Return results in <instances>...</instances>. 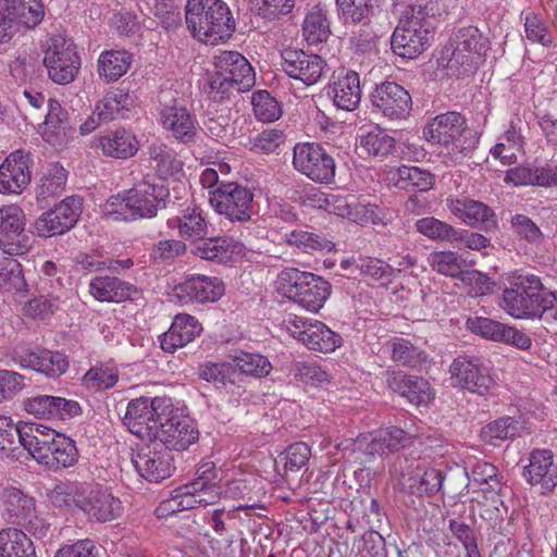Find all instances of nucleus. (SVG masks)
<instances>
[{
  "mask_svg": "<svg viewBox=\"0 0 557 557\" xmlns=\"http://www.w3.org/2000/svg\"><path fill=\"white\" fill-rule=\"evenodd\" d=\"M438 11L437 0H417L408 4L391 38L393 52L407 59L421 54L433 38Z\"/></svg>",
  "mask_w": 557,
  "mask_h": 557,
  "instance_id": "nucleus-1",
  "label": "nucleus"
},
{
  "mask_svg": "<svg viewBox=\"0 0 557 557\" xmlns=\"http://www.w3.org/2000/svg\"><path fill=\"white\" fill-rule=\"evenodd\" d=\"M169 198L170 190L165 185L143 180L131 189L111 196L104 205V211L115 220L123 221L153 218L160 209L166 207Z\"/></svg>",
  "mask_w": 557,
  "mask_h": 557,
  "instance_id": "nucleus-2",
  "label": "nucleus"
},
{
  "mask_svg": "<svg viewBox=\"0 0 557 557\" xmlns=\"http://www.w3.org/2000/svg\"><path fill=\"white\" fill-rule=\"evenodd\" d=\"M214 71L208 73L209 97L222 101L253 87L255 72L248 60L237 51H223L214 57Z\"/></svg>",
  "mask_w": 557,
  "mask_h": 557,
  "instance_id": "nucleus-3",
  "label": "nucleus"
},
{
  "mask_svg": "<svg viewBox=\"0 0 557 557\" xmlns=\"http://www.w3.org/2000/svg\"><path fill=\"white\" fill-rule=\"evenodd\" d=\"M185 18L188 29L200 40L228 38L235 28L231 11L222 0H187Z\"/></svg>",
  "mask_w": 557,
  "mask_h": 557,
  "instance_id": "nucleus-4",
  "label": "nucleus"
},
{
  "mask_svg": "<svg viewBox=\"0 0 557 557\" xmlns=\"http://www.w3.org/2000/svg\"><path fill=\"white\" fill-rule=\"evenodd\" d=\"M38 463L50 470L74 466L78 460L75 442L55 430L39 424L28 453Z\"/></svg>",
  "mask_w": 557,
  "mask_h": 557,
  "instance_id": "nucleus-5",
  "label": "nucleus"
},
{
  "mask_svg": "<svg viewBox=\"0 0 557 557\" xmlns=\"http://www.w3.org/2000/svg\"><path fill=\"white\" fill-rule=\"evenodd\" d=\"M503 292L504 309L515 319H535L547 287L532 273H519L511 277Z\"/></svg>",
  "mask_w": 557,
  "mask_h": 557,
  "instance_id": "nucleus-6",
  "label": "nucleus"
},
{
  "mask_svg": "<svg viewBox=\"0 0 557 557\" xmlns=\"http://www.w3.org/2000/svg\"><path fill=\"white\" fill-rule=\"evenodd\" d=\"M278 278L285 295L311 312L319 311L331 294V284L313 273L286 269Z\"/></svg>",
  "mask_w": 557,
  "mask_h": 557,
  "instance_id": "nucleus-7",
  "label": "nucleus"
},
{
  "mask_svg": "<svg viewBox=\"0 0 557 557\" xmlns=\"http://www.w3.org/2000/svg\"><path fill=\"white\" fill-rule=\"evenodd\" d=\"M171 407V400L164 397L132 399L126 407L123 424L140 440L152 442Z\"/></svg>",
  "mask_w": 557,
  "mask_h": 557,
  "instance_id": "nucleus-8",
  "label": "nucleus"
},
{
  "mask_svg": "<svg viewBox=\"0 0 557 557\" xmlns=\"http://www.w3.org/2000/svg\"><path fill=\"white\" fill-rule=\"evenodd\" d=\"M423 135L433 144H451L459 150L473 147L478 140L468 128L466 117L456 111L436 115L423 129Z\"/></svg>",
  "mask_w": 557,
  "mask_h": 557,
  "instance_id": "nucleus-9",
  "label": "nucleus"
},
{
  "mask_svg": "<svg viewBox=\"0 0 557 557\" xmlns=\"http://www.w3.org/2000/svg\"><path fill=\"white\" fill-rule=\"evenodd\" d=\"M253 194L236 182L220 184L210 191L209 201L214 210L232 222H247L251 218Z\"/></svg>",
  "mask_w": 557,
  "mask_h": 557,
  "instance_id": "nucleus-10",
  "label": "nucleus"
},
{
  "mask_svg": "<svg viewBox=\"0 0 557 557\" xmlns=\"http://www.w3.org/2000/svg\"><path fill=\"white\" fill-rule=\"evenodd\" d=\"M449 373L458 387L480 396H488L496 384L490 369L474 356L455 358Z\"/></svg>",
  "mask_w": 557,
  "mask_h": 557,
  "instance_id": "nucleus-11",
  "label": "nucleus"
},
{
  "mask_svg": "<svg viewBox=\"0 0 557 557\" xmlns=\"http://www.w3.org/2000/svg\"><path fill=\"white\" fill-rule=\"evenodd\" d=\"M293 164L313 182L329 184L335 176V161L315 143H300L294 147Z\"/></svg>",
  "mask_w": 557,
  "mask_h": 557,
  "instance_id": "nucleus-12",
  "label": "nucleus"
},
{
  "mask_svg": "<svg viewBox=\"0 0 557 557\" xmlns=\"http://www.w3.org/2000/svg\"><path fill=\"white\" fill-rule=\"evenodd\" d=\"M44 65L54 83L66 85L76 77L81 61L74 45L58 36L50 39Z\"/></svg>",
  "mask_w": 557,
  "mask_h": 557,
  "instance_id": "nucleus-13",
  "label": "nucleus"
},
{
  "mask_svg": "<svg viewBox=\"0 0 557 557\" xmlns=\"http://www.w3.org/2000/svg\"><path fill=\"white\" fill-rule=\"evenodd\" d=\"M25 213L17 205L0 208V248L10 256L26 253L32 238L25 231Z\"/></svg>",
  "mask_w": 557,
  "mask_h": 557,
  "instance_id": "nucleus-14",
  "label": "nucleus"
},
{
  "mask_svg": "<svg viewBox=\"0 0 557 557\" xmlns=\"http://www.w3.org/2000/svg\"><path fill=\"white\" fill-rule=\"evenodd\" d=\"M373 109L391 121L406 120L412 110L410 94L399 84L385 81L370 95Z\"/></svg>",
  "mask_w": 557,
  "mask_h": 557,
  "instance_id": "nucleus-15",
  "label": "nucleus"
},
{
  "mask_svg": "<svg viewBox=\"0 0 557 557\" xmlns=\"http://www.w3.org/2000/svg\"><path fill=\"white\" fill-rule=\"evenodd\" d=\"M132 463L141 478L153 483L170 478L175 471L173 454L157 442L133 453Z\"/></svg>",
  "mask_w": 557,
  "mask_h": 557,
  "instance_id": "nucleus-16",
  "label": "nucleus"
},
{
  "mask_svg": "<svg viewBox=\"0 0 557 557\" xmlns=\"http://www.w3.org/2000/svg\"><path fill=\"white\" fill-rule=\"evenodd\" d=\"M198 437L199 431L194 422L188 417L174 413L171 407L152 442L172 453L187 449Z\"/></svg>",
  "mask_w": 557,
  "mask_h": 557,
  "instance_id": "nucleus-17",
  "label": "nucleus"
},
{
  "mask_svg": "<svg viewBox=\"0 0 557 557\" xmlns=\"http://www.w3.org/2000/svg\"><path fill=\"white\" fill-rule=\"evenodd\" d=\"M450 62L461 64L465 71H471L490 48L488 38L475 26L460 27L451 37Z\"/></svg>",
  "mask_w": 557,
  "mask_h": 557,
  "instance_id": "nucleus-18",
  "label": "nucleus"
},
{
  "mask_svg": "<svg viewBox=\"0 0 557 557\" xmlns=\"http://www.w3.org/2000/svg\"><path fill=\"white\" fill-rule=\"evenodd\" d=\"M169 96H171V91L163 92L160 100L162 126L180 143H194L197 135L195 117L177 99H171L168 102Z\"/></svg>",
  "mask_w": 557,
  "mask_h": 557,
  "instance_id": "nucleus-19",
  "label": "nucleus"
},
{
  "mask_svg": "<svg viewBox=\"0 0 557 557\" xmlns=\"http://www.w3.org/2000/svg\"><path fill=\"white\" fill-rule=\"evenodd\" d=\"M446 206L451 214L471 227H479L485 232L498 228L495 212L482 201L468 197L448 198Z\"/></svg>",
  "mask_w": 557,
  "mask_h": 557,
  "instance_id": "nucleus-20",
  "label": "nucleus"
},
{
  "mask_svg": "<svg viewBox=\"0 0 557 557\" xmlns=\"http://www.w3.org/2000/svg\"><path fill=\"white\" fill-rule=\"evenodd\" d=\"M282 58V67L285 73L307 86L319 82L326 65L320 55L306 53L302 50L286 49Z\"/></svg>",
  "mask_w": 557,
  "mask_h": 557,
  "instance_id": "nucleus-21",
  "label": "nucleus"
},
{
  "mask_svg": "<svg viewBox=\"0 0 557 557\" xmlns=\"http://www.w3.org/2000/svg\"><path fill=\"white\" fill-rule=\"evenodd\" d=\"M174 293L183 302H214L225 294V285L216 276L198 274L186 277L174 288Z\"/></svg>",
  "mask_w": 557,
  "mask_h": 557,
  "instance_id": "nucleus-22",
  "label": "nucleus"
},
{
  "mask_svg": "<svg viewBox=\"0 0 557 557\" xmlns=\"http://www.w3.org/2000/svg\"><path fill=\"white\" fill-rule=\"evenodd\" d=\"M89 518L106 522L119 518L122 515V504L107 490L85 486L78 506Z\"/></svg>",
  "mask_w": 557,
  "mask_h": 557,
  "instance_id": "nucleus-23",
  "label": "nucleus"
},
{
  "mask_svg": "<svg viewBox=\"0 0 557 557\" xmlns=\"http://www.w3.org/2000/svg\"><path fill=\"white\" fill-rule=\"evenodd\" d=\"M523 478L541 494L550 493L557 486V463L553 453L548 449L533 450L529 465L523 468Z\"/></svg>",
  "mask_w": 557,
  "mask_h": 557,
  "instance_id": "nucleus-24",
  "label": "nucleus"
},
{
  "mask_svg": "<svg viewBox=\"0 0 557 557\" xmlns=\"http://www.w3.org/2000/svg\"><path fill=\"white\" fill-rule=\"evenodd\" d=\"M25 410L41 419L65 420L76 417L82 409L77 401L50 395H38L24 403Z\"/></svg>",
  "mask_w": 557,
  "mask_h": 557,
  "instance_id": "nucleus-25",
  "label": "nucleus"
},
{
  "mask_svg": "<svg viewBox=\"0 0 557 557\" xmlns=\"http://www.w3.org/2000/svg\"><path fill=\"white\" fill-rule=\"evenodd\" d=\"M29 183L28 154L21 150L12 152L0 165V193L20 194Z\"/></svg>",
  "mask_w": 557,
  "mask_h": 557,
  "instance_id": "nucleus-26",
  "label": "nucleus"
},
{
  "mask_svg": "<svg viewBox=\"0 0 557 557\" xmlns=\"http://www.w3.org/2000/svg\"><path fill=\"white\" fill-rule=\"evenodd\" d=\"M36 430H39V423H16L11 417L0 416V449L14 451L23 446L29 453Z\"/></svg>",
  "mask_w": 557,
  "mask_h": 557,
  "instance_id": "nucleus-27",
  "label": "nucleus"
},
{
  "mask_svg": "<svg viewBox=\"0 0 557 557\" xmlns=\"http://www.w3.org/2000/svg\"><path fill=\"white\" fill-rule=\"evenodd\" d=\"M327 94L338 109L356 110L361 100L359 74L355 71L342 72L330 85Z\"/></svg>",
  "mask_w": 557,
  "mask_h": 557,
  "instance_id": "nucleus-28",
  "label": "nucleus"
},
{
  "mask_svg": "<svg viewBox=\"0 0 557 557\" xmlns=\"http://www.w3.org/2000/svg\"><path fill=\"white\" fill-rule=\"evenodd\" d=\"M387 385L416 406L426 405L432 399L430 383L420 376L394 372L388 375Z\"/></svg>",
  "mask_w": 557,
  "mask_h": 557,
  "instance_id": "nucleus-29",
  "label": "nucleus"
},
{
  "mask_svg": "<svg viewBox=\"0 0 557 557\" xmlns=\"http://www.w3.org/2000/svg\"><path fill=\"white\" fill-rule=\"evenodd\" d=\"M299 322L302 324L304 330L293 331L292 334L309 349L331 352L341 345L342 337L324 323L315 321L306 326L302 320H299Z\"/></svg>",
  "mask_w": 557,
  "mask_h": 557,
  "instance_id": "nucleus-30",
  "label": "nucleus"
},
{
  "mask_svg": "<svg viewBox=\"0 0 557 557\" xmlns=\"http://www.w3.org/2000/svg\"><path fill=\"white\" fill-rule=\"evenodd\" d=\"M338 20L345 26H368L380 12L382 0H336Z\"/></svg>",
  "mask_w": 557,
  "mask_h": 557,
  "instance_id": "nucleus-31",
  "label": "nucleus"
},
{
  "mask_svg": "<svg viewBox=\"0 0 557 557\" xmlns=\"http://www.w3.org/2000/svg\"><path fill=\"white\" fill-rule=\"evenodd\" d=\"M20 363L51 377L62 375L69 368V360L64 354L46 349L21 355Z\"/></svg>",
  "mask_w": 557,
  "mask_h": 557,
  "instance_id": "nucleus-32",
  "label": "nucleus"
},
{
  "mask_svg": "<svg viewBox=\"0 0 557 557\" xmlns=\"http://www.w3.org/2000/svg\"><path fill=\"white\" fill-rule=\"evenodd\" d=\"M135 292L134 285L116 276H96L89 283L90 295L99 301L122 302Z\"/></svg>",
  "mask_w": 557,
  "mask_h": 557,
  "instance_id": "nucleus-33",
  "label": "nucleus"
},
{
  "mask_svg": "<svg viewBox=\"0 0 557 557\" xmlns=\"http://www.w3.org/2000/svg\"><path fill=\"white\" fill-rule=\"evenodd\" d=\"M0 7L10 15L21 29H33L44 18L45 11L41 0H2Z\"/></svg>",
  "mask_w": 557,
  "mask_h": 557,
  "instance_id": "nucleus-34",
  "label": "nucleus"
},
{
  "mask_svg": "<svg viewBox=\"0 0 557 557\" xmlns=\"http://www.w3.org/2000/svg\"><path fill=\"white\" fill-rule=\"evenodd\" d=\"M97 146L104 156L116 159H128L139 149L137 138L124 128L107 132L98 138Z\"/></svg>",
  "mask_w": 557,
  "mask_h": 557,
  "instance_id": "nucleus-35",
  "label": "nucleus"
},
{
  "mask_svg": "<svg viewBox=\"0 0 557 557\" xmlns=\"http://www.w3.org/2000/svg\"><path fill=\"white\" fill-rule=\"evenodd\" d=\"M240 251L238 242L231 237H209L199 239L194 244L193 252L201 259L225 263Z\"/></svg>",
  "mask_w": 557,
  "mask_h": 557,
  "instance_id": "nucleus-36",
  "label": "nucleus"
},
{
  "mask_svg": "<svg viewBox=\"0 0 557 557\" xmlns=\"http://www.w3.org/2000/svg\"><path fill=\"white\" fill-rule=\"evenodd\" d=\"M2 500L8 518L12 523L22 524L35 512V500L16 487H7Z\"/></svg>",
  "mask_w": 557,
  "mask_h": 557,
  "instance_id": "nucleus-37",
  "label": "nucleus"
},
{
  "mask_svg": "<svg viewBox=\"0 0 557 557\" xmlns=\"http://www.w3.org/2000/svg\"><path fill=\"white\" fill-rule=\"evenodd\" d=\"M0 557H36L32 540L21 530L0 531Z\"/></svg>",
  "mask_w": 557,
  "mask_h": 557,
  "instance_id": "nucleus-38",
  "label": "nucleus"
},
{
  "mask_svg": "<svg viewBox=\"0 0 557 557\" xmlns=\"http://www.w3.org/2000/svg\"><path fill=\"white\" fill-rule=\"evenodd\" d=\"M132 57L125 50H109L100 54L98 72L107 82L117 81L129 69Z\"/></svg>",
  "mask_w": 557,
  "mask_h": 557,
  "instance_id": "nucleus-39",
  "label": "nucleus"
},
{
  "mask_svg": "<svg viewBox=\"0 0 557 557\" xmlns=\"http://www.w3.org/2000/svg\"><path fill=\"white\" fill-rule=\"evenodd\" d=\"M66 183V171L59 164H52L48 172L42 175L36 188V199L39 203L46 202L49 198L59 196Z\"/></svg>",
  "mask_w": 557,
  "mask_h": 557,
  "instance_id": "nucleus-40",
  "label": "nucleus"
},
{
  "mask_svg": "<svg viewBox=\"0 0 557 557\" xmlns=\"http://www.w3.org/2000/svg\"><path fill=\"white\" fill-rule=\"evenodd\" d=\"M428 261L433 271L459 281L466 271L465 260L456 251H433L429 255Z\"/></svg>",
  "mask_w": 557,
  "mask_h": 557,
  "instance_id": "nucleus-41",
  "label": "nucleus"
},
{
  "mask_svg": "<svg viewBox=\"0 0 557 557\" xmlns=\"http://www.w3.org/2000/svg\"><path fill=\"white\" fill-rule=\"evenodd\" d=\"M445 480V472L436 468H429L422 474H417L416 478H410L409 492L419 497H431L443 488Z\"/></svg>",
  "mask_w": 557,
  "mask_h": 557,
  "instance_id": "nucleus-42",
  "label": "nucleus"
},
{
  "mask_svg": "<svg viewBox=\"0 0 557 557\" xmlns=\"http://www.w3.org/2000/svg\"><path fill=\"white\" fill-rule=\"evenodd\" d=\"M175 222L180 235L184 238H189L198 242L207 233V223L197 208H187L183 211L182 216H177L170 223Z\"/></svg>",
  "mask_w": 557,
  "mask_h": 557,
  "instance_id": "nucleus-43",
  "label": "nucleus"
},
{
  "mask_svg": "<svg viewBox=\"0 0 557 557\" xmlns=\"http://www.w3.org/2000/svg\"><path fill=\"white\" fill-rule=\"evenodd\" d=\"M392 359L405 367L422 368L428 362V355L424 350L414 346L405 338H395L392 342Z\"/></svg>",
  "mask_w": 557,
  "mask_h": 557,
  "instance_id": "nucleus-44",
  "label": "nucleus"
},
{
  "mask_svg": "<svg viewBox=\"0 0 557 557\" xmlns=\"http://www.w3.org/2000/svg\"><path fill=\"white\" fill-rule=\"evenodd\" d=\"M149 157L154 162V170L161 180L178 178L183 173V162L161 146H151Z\"/></svg>",
  "mask_w": 557,
  "mask_h": 557,
  "instance_id": "nucleus-45",
  "label": "nucleus"
},
{
  "mask_svg": "<svg viewBox=\"0 0 557 557\" xmlns=\"http://www.w3.org/2000/svg\"><path fill=\"white\" fill-rule=\"evenodd\" d=\"M417 232L433 242L449 243L453 245L457 228L445 221L434 216L419 219L416 222Z\"/></svg>",
  "mask_w": 557,
  "mask_h": 557,
  "instance_id": "nucleus-46",
  "label": "nucleus"
},
{
  "mask_svg": "<svg viewBox=\"0 0 557 557\" xmlns=\"http://www.w3.org/2000/svg\"><path fill=\"white\" fill-rule=\"evenodd\" d=\"M129 97L123 90L108 92L99 102H97L94 115H97L99 122H110L123 110H128Z\"/></svg>",
  "mask_w": 557,
  "mask_h": 557,
  "instance_id": "nucleus-47",
  "label": "nucleus"
},
{
  "mask_svg": "<svg viewBox=\"0 0 557 557\" xmlns=\"http://www.w3.org/2000/svg\"><path fill=\"white\" fill-rule=\"evenodd\" d=\"M519 422L512 417H502L486 424L481 431L484 442L495 445V441H507L518 435Z\"/></svg>",
  "mask_w": 557,
  "mask_h": 557,
  "instance_id": "nucleus-48",
  "label": "nucleus"
},
{
  "mask_svg": "<svg viewBox=\"0 0 557 557\" xmlns=\"http://www.w3.org/2000/svg\"><path fill=\"white\" fill-rule=\"evenodd\" d=\"M341 446H343L344 451L350 450L352 454H361L364 458L356 456V459H360V463L371 461L376 455H384L374 432L361 434L355 440H346L341 443Z\"/></svg>",
  "mask_w": 557,
  "mask_h": 557,
  "instance_id": "nucleus-49",
  "label": "nucleus"
},
{
  "mask_svg": "<svg viewBox=\"0 0 557 557\" xmlns=\"http://www.w3.org/2000/svg\"><path fill=\"white\" fill-rule=\"evenodd\" d=\"M232 366L234 373L238 370L255 377L267 376L272 370V364L267 357L244 351L234 357Z\"/></svg>",
  "mask_w": 557,
  "mask_h": 557,
  "instance_id": "nucleus-50",
  "label": "nucleus"
},
{
  "mask_svg": "<svg viewBox=\"0 0 557 557\" xmlns=\"http://www.w3.org/2000/svg\"><path fill=\"white\" fill-rule=\"evenodd\" d=\"M360 147L374 157H386L396 149V140L384 131L377 128L360 138Z\"/></svg>",
  "mask_w": 557,
  "mask_h": 557,
  "instance_id": "nucleus-51",
  "label": "nucleus"
},
{
  "mask_svg": "<svg viewBox=\"0 0 557 557\" xmlns=\"http://www.w3.org/2000/svg\"><path fill=\"white\" fill-rule=\"evenodd\" d=\"M302 34L309 45L325 41L330 35L329 22L321 10L312 11L305 17Z\"/></svg>",
  "mask_w": 557,
  "mask_h": 557,
  "instance_id": "nucleus-52",
  "label": "nucleus"
},
{
  "mask_svg": "<svg viewBox=\"0 0 557 557\" xmlns=\"http://www.w3.org/2000/svg\"><path fill=\"white\" fill-rule=\"evenodd\" d=\"M251 103L253 113L259 121L273 122L282 115L278 101L267 90H258L252 94Z\"/></svg>",
  "mask_w": 557,
  "mask_h": 557,
  "instance_id": "nucleus-53",
  "label": "nucleus"
},
{
  "mask_svg": "<svg viewBox=\"0 0 557 557\" xmlns=\"http://www.w3.org/2000/svg\"><path fill=\"white\" fill-rule=\"evenodd\" d=\"M377 442L382 446L383 454L395 453L408 447L413 442V436L397 426H388L374 431Z\"/></svg>",
  "mask_w": 557,
  "mask_h": 557,
  "instance_id": "nucleus-54",
  "label": "nucleus"
},
{
  "mask_svg": "<svg viewBox=\"0 0 557 557\" xmlns=\"http://www.w3.org/2000/svg\"><path fill=\"white\" fill-rule=\"evenodd\" d=\"M199 484L187 483L174 488L182 511L193 509L197 505L207 506L214 503L216 494L203 495V492L199 491Z\"/></svg>",
  "mask_w": 557,
  "mask_h": 557,
  "instance_id": "nucleus-55",
  "label": "nucleus"
},
{
  "mask_svg": "<svg viewBox=\"0 0 557 557\" xmlns=\"http://www.w3.org/2000/svg\"><path fill=\"white\" fill-rule=\"evenodd\" d=\"M398 173L399 181L405 184V188L412 187L420 191H428L434 185L435 177L428 170L418 166H401Z\"/></svg>",
  "mask_w": 557,
  "mask_h": 557,
  "instance_id": "nucleus-56",
  "label": "nucleus"
},
{
  "mask_svg": "<svg viewBox=\"0 0 557 557\" xmlns=\"http://www.w3.org/2000/svg\"><path fill=\"white\" fill-rule=\"evenodd\" d=\"M520 183L543 187L557 186V165L547 164L534 169H519Z\"/></svg>",
  "mask_w": 557,
  "mask_h": 557,
  "instance_id": "nucleus-57",
  "label": "nucleus"
},
{
  "mask_svg": "<svg viewBox=\"0 0 557 557\" xmlns=\"http://www.w3.org/2000/svg\"><path fill=\"white\" fill-rule=\"evenodd\" d=\"M506 324L498 321L475 317L469 318L467 321V327L474 334L480 335L483 338L502 342Z\"/></svg>",
  "mask_w": 557,
  "mask_h": 557,
  "instance_id": "nucleus-58",
  "label": "nucleus"
},
{
  "mask_svg": "<svg viewBox=\"0 0 557 557\" xmlns=\"http://www.w3.org/2000/svg\"><path fill=\"white\" fill-rule=\"evenodd\" d=\"M448 528L453 535L462 544L466 557H481L475 532L470 525L463 521L450 519Z\"/></svg>",
  "mask_w": 557,
  "mask_h": 557,
  "instance_id": "nucleus-59",
  "label": "nucleus"
},
{
  "mask_svg": "<svg viewBox=\"0 0 557 557\" xmlns=\"http://www.w3.org/2000/svg\"><path fill=\"white\" fill-rule=\"evenodd\" d=\"M288 243L310 250L331 251L334 246L324 236L307 231H293L289 234Z\"/></svg>",
  "mask_w": 557,
  "mask_h": 557,
  "instance_id": "nucleus-60",
  "label": "nucleus"
},
{
  "mask_svg": "<svg viewBox=\"0 0 557 557\" xmlns=\"http://www.w3.org/2000/svg\"><path fill=\"white\" fill-rule=\"evenodd\" d=\"M234 374V367L232 363H207L199 367L198 375L200 379L213 383L215 385L225 386L231 381V375Z\"/></svg>",
  "mask_w": 557,
  "mask_h": 557,
  "instance_id": "nucleus-61",
  "label": "nucleus"
},
{
  "mask_svg": "<svg viewBox=\"0 0 557 557\" xmlns=\"http://www.w3.org/2000/svg\"><path fill=\"white\" fill-rule=\"evenodd\" d=\"M86 484L77 482H60L52 490L51 498L53 504L61 506L63 502L66 506H78V500L82 497Z\"/></svg>",
  "mask_w": 557,
  "mask_h": 557,
  "instance_id": "nucleus-62",
  "label": "nucleus"
},
{
  "mask_svg": "<svg viewBox=\"0 0 557 557\" xmlns=\"http://www.w3.org/2000/svg\"><path fill=\"white\" fill-rule=\"evenodd\" d=\"M58 219L63 223L66 232L77 222L82 212V199L79 197H67L53 208Z\"/></svg>",
  "mask_w": 557,
  "mask_h": 557,
  "instance_id": "nucleus-63",
  "label": "nucleus"
},
{
  "mask_svg": "<svg viewBox=\"0 0 557 557\" xmlns=\"http://www.w3.org/2000/svg\"><path fill=\"white\" fill-rule=\"evenodd\" d=\"M171 326L176 329V334L184 346L193 342L202 331L198 320L189 314H177Z\"/></svg>",
  "mask_w": 557,
  "mask_h": 557,
  "instance_id": "nucleus-64",
  "label": "nucleus"
}]
</instances>
